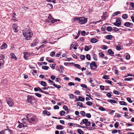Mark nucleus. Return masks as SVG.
Returning <instances> with one entry per match:
<instances>
[{
	"label": "nucleus",
	"instance_id": "obj_1",
	"mask_svg": "<svg viewBox=\"0 0 134 134\" xmlns=\"http://www.w3.org/2000/svg\"><path fill=\"white\" fill-rule=\"evenodd\" d=\"M27 120L29 122L32 124H36L37 121V119L35 115L30 114H28L26 115Z\"/></svg>",
	"mask_w": 134,
	"mask_h": 134
},
{
	"label": "nucleus",
	"instance_id": "obj_2",
	"mask_svg": "<svg viewBox=\"0 0 134 134\" xmlns=\"http://www.w3.org/2000/svg\"><path fill=\"white\" fill-rule=\"evenodd\" d=\"M23 34L25 38V39L27 40H30V38L32 37L33 35L31 30L29 29L24 30L23 31Z\"/></svg>",
	"mask_w": 134,
	"mask_h": 134
},
{
	"label": "nucleus",
	"instance_id": "obj_3",
	"mask_svg": "<svg viewBox=\"0 0 134 134\" xmlns=\"http://www.w3.org/2000/svg\"><path fill=\"white\" fill-rule=\"evenodd\" d=\"M73 20L74 21H78V23L81 24H84L87 22V19L83 17H76L74 18Z\"/></svg>",
	"mask_w": 134,
	"mask_h": 134
},
{
	"label": "nucleus",
	"instance_id": "obj_4",
	"mask_svg": "<svg viewBox=\"0 0 134 134\" xmlns=\"http://www.w3.org/2000/svg\"><path fill=\"white\" fill-rule=\"evenodd\" d=\"M47 18H48L45 20L46 22L54 23L57 22V21H60V20L59 19H53L52 16L50 15V14H48Z\"/></svg>",
	"mask_w": 134,
	"mask_h": 134
},
{
	"label": "nucleus",
	"instance_id": "obj_5",
	"mask_svg": "<svg viewBox=\"0 0 134 134\" xmlns=\"http://www.w3.org/2000/svg\"><path fill=\"white\" fill-rule=\"evenodd\" d=\"M35 99L33 96L29 95L27 96V99L26 100L27 102L29 103L32 105L35 103Z\"/></svg>",
	"mask_w": 134,
	"mask_h": 134
},
{
	"label": "nucleus",
	"instance_id": "obj_6",
	"mask_svg": "<svg viewBox=\"0 0 134 134\" xmlns=\"http://www.w3.org/2000/svg\"><path fill=\"white\" fill-rule=\"evenodd\" d=\"M6 101L7 104L10 107H12L14 104L13 102L12 101V99L10 98H6Z\"/></svg>",
	"mask_w": 134,
	"mask_h": 134
},
{
	"label": "nucleus",
	"instance_id": "obj_7",
	"mask_svg": "<svg viewBox=\"0 0 134 134\" xmlns=\"http://www.w3.org/2000/svg\"><path fill=\"white\" fill-rule=\"evenodd\" d=\"M91 70H95L97 68V66L96 65L95 62H92L90 64Z\"/></svg>",
	"mask_w": 134,
	"mask_h": 134
},
{
	"label": "nucleus",
	"instance_id": "obj_8",
	"mask_svg": "<svg viewBox=\"0 0 134 134\" xmlns=\"http://www.w3.org/2000/svg\"><path fill=\"white\" fill-rule=\"evenodd\" d=\"M83 123L85 125L87 126H89L91 124L90 122L88 121V120L87 119H85L83 120Z\"/></svg>",
	"mask_w": 134,
	"mask_h": 134
},
{
	"label": "nucleus",
	"instance_id": "obj_9",
	"mask_svg": "<svg viewBox=\"0 0 134 134\" xmlns=\"http://www.w3.org/2000/svg\"><path fill=\"white\" fill-rule=\"evenodd\" d=\"M18 122L19 123V125L18 126L19 128H21L27 126L26 123H25V124H24L20 122L19 121H18Z\"/></svg>",
	"mask_w": 134,
	"mask_h": 134
},
{
	"label": "nucleus",
	"instance_id": "obj_10",
	"mask_svg": "<svg viewBox=\"0 0 134 134\" xmlns=\"http://www.w3.org/2000/svg\"><path fill=\"white\" fill-rule=\"evenodd\" d=\"M18 26L16 24H14L13 25V30L15 32H17L18 31Z\"/></svg>",
	"mask_w": 134,
	"mask_h": 134
},
{
	"label": "nucleus",
	"instance_id": "obj_11",
	"mask_svg": "<svg viewBox=\"0 0 134 134\" xmlns=\"http://www.w3.org/2000/svg\"><path fill=\"white\" fill-rule=\"evenodd\" d=\"M12 131L9 128L4 130V134H12Z\"/></svg>",
	"mask_w": 134,
	"mask_h": 134
},
{
	"label": "nucleus",
	"instance_id": "obj_12",
	"mask_svg": "<svg viewBox=\"0 0 134 134\" xmlns=\"http://www.w3.org/2000/svg\"><path fill=\"white\" fill-rule=\"evenodd\" d=\"M114 24L115 26H119L121 24V21L119 19H116L115 22L114 23Z\"/></svg>",
	"mask_w": 134,
	"mask_h": 134
},
{
	"label": "nucleus",
	"instance_id": "obj_13",
	"mask_svg": "<svg viewBox=\"0 0 134 134\" xmlns=\"http://www.w3.org/2000/svg\"><path fill=\"white\" fill-rule=\"evenodd\" d=\"M34 90L35 91H39L40 92L42 93H44L45 92L44 91L42 90L39 87H35L34 88Z\"/></svg>",
	"mask_w": 134,
	"mask_h": 134
},
{
	"label": "nucleus",
	"instance_id": "obj_14",
	"mask_svg": "<svg viewBox=\"0 0 134 134\" xmlns=\"http://www.w3.org/2000/svg\"><path fill=\"white\" fill-rule=\"evenodd\" d=\"M43 114L44 115H46L48 116L51 115V113L47 110H45L43 111Z\"/></svg>",
	"mask_w": 134,
	"mask_h": 134
},
{
	"label": "nucleus",
	"instance_id": "obj_15",
	"mask_svg": "<svg viewBox=\"0 0 134 134\" xmlns=\"http://www.w3.org/2000/svg\"><path fill=\"white\" fill-rule=\"evenodd\" d=\"M7 47V45L5 43H3L1 47V49H6Z\"/></svg>",
	"mask_w": 134,
	"mask_h": 134
},
{
	"label": "nucleus",
	"instance_id": "obj_16",
	"mask_svg": "<svg viewBox=\"0 0 134 134\" xmlns=\"http://www.w3.org/2000/svg\"><path fill=\"white\" fill-rule=\"evenodd\" d=\"M24 54V58L25 59L27 60L28 59V56L29 55L28 54V53L27 52H24L23 53Z\"/></svg>",
	"mask_w": 134,
	"mask_h": 134
},
{
	"label": "nucleus",
	"instance_id": "obj_17",
	"mask_svg": "<svg viewBox=\"0 0 134 134\" xmlns=\"http://www.w3.org/2000/svg\"><path fill=\"white\" fill-rule=\"evenodd\" d=\"M10 55L11 56L12 58L16 60L17 59V58L14 53H11L10 54Z\"/></svg>",
	"mask_w": 134,
	"mask_h": 134
},
{
	"label": "nucleus",
	"instance_id": "obj_18",
	"mask_svg": "<svg viewBox=\"0 0 134 134\" xmlns=\"http://www.w3.org/2000/svg\"><path fill=\"white\" fill-rule=\"evenodd\" d=\"M97 40L95 38H92L90 40L91 42L93 43H95L97 42Z\"/></svg>",
	"mask_w": 134,
	"mask_h": 134
},
{
	"label": "nucleus",
	"instance_id": "obj_19",
	"mask_svg": "<svg viewBox=\"0 0 134 134\" xmlns=\"http://www.w3.org/2000/svg\"><path fill=\"white\" fill-rule=\"evenodd\" d=\"M108 53H109V54L111 56H113L112 55L114 54V52L110 49H109L108 50Z\"/></svg>",
	"mask_w": 134,
	"mask_h": 134
},
{
	"label": "nucleus",
	"instance_id": "obj_20",
	"mask_svg": "<svg viewBox=\"0 0 134 134\" xmlns=\"http://www.w3.org/2000/svg\"><path fill=\"white\" fill-rule=\"evenodd\" d=\"M131 24H132L129 22H126L124 24V25L125 26L129 27L131 25Z\"/></svg>",
	"mask_w": 134,
	"mask_h": 134
},
{
	"label": "nucleus",
	"instance_id": "obj_21",
	"mask_svg": "<svg viewBox=\"0 0 134 134\" xmlns=\"http://www.w3.org/2000/svg\"><path fill=\"white\" fill-rule=\"evenodd\" d=\"M56 128V129L58 130H62L63 129V126L60 125H57Z\"/></svg>",
	"mask_w": 134,
	"mask_h": 134
},
{
	"label": "nucleus",
	"instance_id": "obj_22",
	"mask_svg": "<svg viewBox=\"0 0 134 134\" xmlns=\"http://www.w3.org/2000/svg\"><path fill=\"white\" fill-rule=\"evenodd\" d=\"M107 101L111 103H115L116 102V100L113 99H108Z\"/></svg>",
	"mask_w": 134,
	"mask_h": 134
},
{
	"label": "nucleus",
	"instance_id": "obj_23",
	"mask_svg": "<svg viewBox=\"0 0 134 134\" xmlns=\"http://www.w3.org/2000/svg\"><path fill=\"white\" fill-rule=\"evenodd\" d=\"M74 126L76 127H82L83 128H85V126H82L77 124H74Z\"/></svg>",
	"mask_w": 134,
	"mask_h": 134
},
{
	"label": "nucleus",
	"instance_id": "obj_24",
	"mask_svg": "<svg viewBox=\"0 0 134 134\" xmlns=\"http://www.w3.org/2000/svg\"><path fill=\"white\" fill-rule=\"evenodd\" d=\"M39 42V40L38 39H35L33 41V42L35 44V45H36Z\"/></svg>",
	"mask_w": 134,
	"mask_h": 134
},
{
	"label": "nucleus",
	"instance_id": "obj_25",
	"mask_svg": "<svg viewBox=\"0 0 134 134\" xmlns=\"http://www.w3.org/2000/svg\"><path fill=\"white\" fill-rule=\"evenodd\" d=\"M119 104L121 105H126L127 103L123 101H121L119 102Z\"/></svg>",
	"mask_w": 134,
	"mask_h": 134
},
{
	"label": "nucleus",
	"instance_id": "obj_26",
	"mask_svg": "<svg viewBox=\"0 0 134 134\" xmlns=\"http://www.w3.org/2000/svg\"><path fill=\"white\" fill-rule=\"evenodd\" d=\"M125 55H126L125 57V59L127 60L129 59L130 58V55L127 53H126Z\"/></svg>",
	"mask_w": 134,
	"mask_h": 134
},
{
	"label": "nucleus",
	"instance_id": "obj_27",
	"mask_svg": "<svg viewBox=\"0 0 134 134\" xmlns=\"http://www.w3.org/2000/svg\"><path fill=\"white\" fill-rule=\"evenodd\" d=\"M60 68L61 70H59V72L60 73H62L63 72V71L64 70V68L63 66L61 65H60Z\"/></svg>",
	"mask_w": 134,
	"mask_h": 134
},
{
	"label": "nucleus",
	"instance_id": "obj_28",
	"mask_svg": "<svg viewBox=\"0 0 134 134\" xmlns=\"http://www.w3.org/2000/svg\"><path fill=\"white\" fill-rule=\"evenodd\" d=\"M122 18L124 19H126L128 17V15L127 14H123L122 16Z\"/></svg>",
	"mask_w": 134,
	"mask_h": 134
},
{
	"label": "nucleus",
	"instance_id": "obj_29",
	"mask_svg": "<svg viewBox=\"0 0 134 134\" xmlns=\"http://www.w3.org/2000/svg\"><path fill=\"white\" fill-rule=\"evenodd\" d=\"M124 114L125 115H124V116L126 118H127V116L131 115L128 112H125Z\"/></svg>",
	"mask_w": 134,
	"mask_h": 134
},
{
	"label": "nucleus",
	"instance_id": "obj_30",
	"mask_svg": "<svg viewBox=\"0 0 134 134\" xmlns=\"http://www.w3.org/2000/svg\"><path fill=\"white\" fill-rule=\"evenodd\" d=\"M74 64L73 63H66L65 62L64 63V65L66 66H70L71 64Z\"/></svg>",
	"mask_w": 134,
	"mask_h": 134
},
{
	"label": "nucleus",
	"instance_id": "obj_31",
	"mask_svg": "<svg viewBox=\"0 0 134 134\" xmlns=\"http://www.w3.org/2000/svg\"><path fill=\"white\" fill-rule=\"evenodd\" d=\"M47 64V63L45 62H43L41 63H39L38 62V64L40 66H41L42 65H46Z\"/></svg>",
	"mask_w": 134,
	"mask_h": 134
},
{
	"label": "nucleus",
	"instance_id": "obj_32",
	"mask_svg": "<svg viewBox=\"0 0 134 134\" xmlns=\"http://www.w3.org/2000/svg\"><path fill=\"white\" fill-rule=\"evenodd\" d=\"M5 58V56L4 55L1 54L0 55V60L3 61Z\"/></svg>",
	"mask_w": 134,
	"mask_h": 134
},
{
	"label": "nucleus",
	"instance_id": "obj_33",
	"mask_svg": "<svg viewBox=\"0 0 134 134\" xmlns=\"http://www.w3.org/2000/svg\"><path fill=\"white\" fill-rule=\"evenodd\" d=\"M28 9V8L27 7H26L25 6H23L21 8V10L23 11H26Z\"/></svg>",
	"mask_w": 134,
	"mask_h": 134
},
{
	"label": "nucleus",
	"instance_id": "obj_34",
	"mask_svg": "<svg viewBox=\"0 0 134 134\" xmlns=\"http://www.w3.org/2000/svg\"><path fill=\"white\" fill-rule=\"evenodd\" d=\"M77 106H80L81 107H83V104L82 103L80 102H77Z\"/></svg>",
	"mask_w": 134,
	"mask_h": 134
},
{
	"label": "nucleus",
	"instance_id": "obj_35",
	"mask_svg": "<svg viewBox=\"0 0 134 134\" xmlns=\"http://www.w3.org/2000/svg\"><path fill=\"white\" fill-rule=\"evenodd\" d=\"M77 131L79 134H83L84 132L81 129H79L77 130Z\"/></svg>",
	"mask_w": 134,
	"mask_h": 134
},
{
	"label": "nucleus",
	"instance_id": "obj_36",
	"mask_svg": "<svg viewBox=\"0 0 134 134\" xmlns=\"http://www.w3.org/2000/svg\"><path fill=\"white\" fill-rule=\"evenodd\" d=\"M16 14L15 13H13L12 14V20L14 21H16V19H15V16Z\"/></svg>",
	"mask_w": 134,
	"mask_h": 134
},
{
	"label": "nucleus",
	"instance_id": "obj_37",
	"mask_svg": "<svg viewBox=\"0 0 134 134\" xmlns=\"http://www.w3.org/2000/svg\"><path fill=\"white\" fill-rule=\"evenodd\" d=\"M47 6L50 9H52L53 8V5L51 3H47Z\"/></svg>",
	"mask_w": 134,
	"mask_h": 134
},
{
	"label": "nucleus",
	"instance_id": "obj_38",
	"mask_svg": "<svg viewBox=\"0 0 134 134\" xmlns=\"http://www.w3.org/2000/svg\"><path fill=\"white\" fill-rule=\"evenodd\" d=\"M41 84L42 86H46L47 83H46L44 81H41Z\"/></svg>",
	"mask_w": 134,
	"mask_h": 134
},
{
	"label": "nucleus",
	"instance_id": "obj_39",
	"mask_svg": "<svg viewBox=\"0 0 134 134\" xmlns=\"http://www.w3.org/2000/svg\"><path fill=\"white\" fill-rule=\"evenodd\" d=\"M116 49L118 51H120L121 49V46L119 44L117 45L116 47Z\"/></svg>",
	"mask_w": 134,
	"mask_h": 134
},
{
	"label": "nucleus",
	"instance_id": "obj_40",
	"mask_svg": "<svg viewBox=\"0 0 134 134\" xmlns=\"http://www.w3.org/2000/svg\"><path fill=\"white\" fill-rule=\"evenodd\" d=\"M49 68V67L46 66H42V68L43 69L45 70H47Z\"/></svg>",
	"mask_w": 134,
	"mask_h": 134
},
{
	"label": "nucleus",
	"instance_id": "obj_41",
	"mask_svg": "<svg viewBox=\"0 0 134 134\" xmlns=\"http://www.w3.org/2000/svg\"><path fill=\"white\" fill-rule=\"evenodd\" d=\"M65 114V112L64 110H62L60 112L59 114L61 116L64 115Z\"/></svg>",
	"mask_w": 134,
	"mask_h": 134
},
{
	"label": "nucleus",
	"instance_id": "obj_42",
	"mask_svg": "<svg viewBox=\"0 0 134 134\" xmlns=\"http://www.w3.org/2000/svg\"><path fill=\"white\" fill-rule=\"evenodd\" d=\"M132 80V78L131 77H129L125 78L124 79L125 81H131Z\"/></svg>",
	"mask_w": 134,
	"mask_h": 134
},
{
	"label": "nucleus",
	"instance_id": "obj_43",
	"mask_svg": "<svg viewBox=\"0 0 134 134\" xmlns=\"http://www.w3.org/2000/svg\"><path fill=\"white\" fill-rule=\"evenodd\" d=\"M74 66L76 68H78L79 69H81V67L80 66V65H79V64H75L74 65Z\"/></svg>",
	"mask_w": 134,
	"mask_h": 134
},
{
	"label": "nucleus",
	"instance_id": "obj_44",
	"mask_svg": "<svg viewBox=\"0 0 134 134\" xmlns=\"http://www.w3.org/2000/svg\"><path fill=\"white\" fill-rule=\"evenodd\" d=\"M53 86H54L56 88H57L58 89H59L61 87V86L60 85H57L55 84V83H54L53 85Z\"/></svg>",
	"mask_w": 134,
	"mask_h": 134
},
{
	"label": "nucleus",
	"instance_id": "obj_45",
	"mask_svg": "<svg viewBox=\"0 0 134 134\" xmlns=\"http://www.w3.org/2000/svg\"><path fill=\"white\" fill-rule=\"evenodd\" d=\"M78 98H79V101L83 102L85 100V98H83L81 96H79Z\"/></svg>",
	"mask_w": 134,
	"mask_h": 134
},
{
	"label": "nucleus",
	"instance_id": "obj_46",
	"mask_svg": "<svg viewBox=\"0 0 134 134\" xmlns=\"http://www.w3.org/2000/svg\"><path fill=\"white\" fill-rule=\"evenodd\" d=\"M101 47H102V48L103 50H106L108 48L107 46L105 45H102Z\"/></svg>",
	"mask_w": 134,
	"mask_h": 134
},
{
	"label": "nucleus",
	"instance_id": "obj_47",
	"mask_svg": "<svg viewBox=\"0 0 134 134\" xmlns=\"http://www.w3.org/2000/svg\"><path fill=\"white\" fill-rule=\"evenodd\" d=\"M80 113L83 116H85L86 115V113L84 111H81Z\"/></svg>",
	"mask_w": 134,
	"mask_h": 134
},
{
	"label": "nucleus",
	"instance_id": "obj_48",
	"mask_svg": "<svg viewBox=\"0 0 134 134\" xmlns=\"http://www.w3.org/2000/svg\"><path fill=\"white\" fill-rule=\"evenodd\" d=\"M112 36L110 35H108L106 36V38L108 40H110L112 38Z\"/></svg>",
	"mask_w": 134,
	"mask_h": 134
},
{
	"label": "nucleus",
	"instance_id": "obj_49",
	"mask_svg": "<svg viewBox=\"0 0 134 134\" xmlns=\"http://www.w3.org/2000/svg\"><path fill=\"white\" fill-rule=\"evenodd\" d=\"M112 30V27L111 26H108L107 28V30L108 31H111Z\"/></svg>",
	"mask_w": 134,
	"mask_h": 134
},
{
	"label": "nucleus",
	"instance_id": "obj_50",
	"mask_svg": "<svg viewBox=\"0 0 134 134\" xmlns=\"http://www.w3.org/2000/svg\"><path fill=\"white\" fill-rule=\"evenodd\" d=\"M121 14L120 12V11H118L114 12V13L113 16H115V15H117L118 14Z\"/></svg>",
	"mask_w": 134,
	"mask_h": 134
},
{
	"label": "nucleus",
	"instance_id": "obj_51",
	"mask_svg": "<svg viewBox=\"0 0 134 134\" xmlns=\"http://www.w3.org/2000/svg\"><path fill=\"white\" fill-rule=\"evenodd\" d=\"M63 108V109L66 111H68L69 110L68 107L65 105H64Z\"/></svg>",
	"mask_w": 134,
	"mask_h": 134
},
{
	"label": "nucleus",
	"instance_id": "obj_52",
	"mask_svg": "<svg viewBox=\"0 0 134 134\" xmlns=\"http://www.w3.org/2000/svg\"><path fill=\"white\" fill-rule=\"evenodd\" d=\"M86 58L87 59L89 60H91L90 58V56L89 54H87L86 56Z\"/></svg>",
	"mask_w": 134,
	"mask_h": 134
},
{
	"label": "nucleus",
	"instance_id": "obj_53",
	"mask_svg": "<svg viewBox=\"0 0 134 134\" xmlns=\"http://www.w3.org/2000/svg\"><path fill=\"white\" fill-rule=\"evenodd\" d=\"M80 57L82 60H83L85 58V56L84 55H81L80 56Z\"/></svg>",
	"mask_w": 134,
	"mask_h": 134
},
{
	"label": "nucleus",
	"instance_id": "obj_54",
	"mask_svg": "<svg viewBox=\"0 0 134 134\" xmlns=\"http://www.w3.org/2000/svg\"><path fill=\"white\" fill-rule=\"evenodd\" d=\"M35 95L37 97L40 98L41 97V94L38 93H35Z\"/></svg>",
	"mask_w": 134,
	"mask_h": 134
},
{
	"label": "nucleus",
	"instance_id": "obj_55",
	"mask_svg": "<svg viewBox=\"0 0 134 134\" xmlns=\"http://www.w3.org/2000/svg\"><path fill=\"white\" fill-rule=\"evenodd\" d=\"M86 104L88 106H91L92 104V103L91 102L87 101L86 102Z\"/></svg>",
	"mask_w": 134,
	"mask_h": 134
},
{
	"label": "nucleus",
	"instance_id": "obj_56",
	"mask_svg": "<svg viewBox=\"0 0 134 134\" xmlns=\"http://www.w3.org/2000/svg\"><path fill=\"white\" fill-rule=\"evenodd\" d=\"M99 109L102 111H105V109L102 107H100L99 108Z\"/></svg>",
	"mask_w": 134,
	"mask_h": 134
},
{
	"label": "nucleus",
	"instance_id": "obj_57",
	"mask_svg": "<svg viewBox=\"0 0 134 134\" xmlns=\"http://www.w3.org/2000/svg\"><path fill=\"white\" fill-rule=\"evenodd\" d=\"M105 81L106 82L110 84L112 86H113V85L112 84L111 81L110 80H105Z\"/></svg>",
	"mask_w": 134,
	"mask_h": 134
},
{
	"label": "nucleus",
	"instance_id": "obj_58",
	"mask_svg": "<svg viewBox=\"0 0 134 134\" xmlns=\"http://www.w3.org/2000/svg\"><path fill=\"white\" fill-rule=\"evenodd\" d=\"M99 54L102 58H103L104 56V55L102 52L99 53Z\"/></svg>",
	"mask_w": 134,
	"mask_h": 134
},
{
	"label": "nucleus",
	"instance_id": "obj_59",
	"mask_svg": "<svg viewBox=\"0 0 134 134\" xmlns=\"http://www.w3.org/2000/svg\"><path fill=\"white\" fill-rule=\"evenodd\" d=\"M118 124L119 122H118L117 121L116 122L114 125L115 127L116 128H118L119 126Z\"/></svg>",
	"mask_w": 134,
	"mask_h": 134
},
{
	"label": "nucleus",
	"instance_id": "obj_60",
	"mask_svg": "<svg viewBox=\"0 0 134 134\" xmlns=\"http://www.w3.org/2000/svg\"><path fill=\"white\" fill-rule=\"evenodd\" d=\"M68 85L69 86H74V83L72 82H69L68 83Z\"/></svg>",
	"mask_w": 134,
	"mask_h": 134
},
{
	"label": "nucleus",
	"instance_id": "obj_61",
	"mask_svg": "<svg viewBox=\"0 0 134 134\" xmlns=\"http://www.w3.org/2000/svg\"><path fill=\"white\" fill-rule=\"evenodd\" d=\"M55 52L53 51L51 52L50 54L51 56L52 57H53L55 55Z\"/></svg>",
	"mask_w": 134,
	"mask_h": 134
},
{
	"label": "nucleus",
	"instance_id": "obj_62",
	"mask_svg": "<svg viewBox=\"0 0 134 134\" xmlns=\"http://www.w3.org/2000/svg\"><path fill=\"white\" fill-rule=\"evenodd\" d=\"M112 30L113 31L114 30L115 31H117L119 30V29L116 27H113Z\"/></svg>",
	"mask_w": 134,
	"mask_h": 134
},
{
	"label": "nucleus",
	"instance_id": "obj_63",
	"mask_svg": "<svg viewBox=\"0 0 134 134\" xmlns=\"http://www.w3.org/2000/svg\"><path fill=\"white\" fill-rule=\"evenodd\" d=\"M86 115L87 117L89 118H90L91 117V114L90 113H87Z\"/></svg>",
	"mask_w": 134,
	"mask_h": 134
},
{
	"label": "nucleus",
	"instance_id": "obj_64",
	"mask_svg": "<svg viewBox=\"0 0 134 134\" xmlns=\"http://www.w3.org/2000/svg\"><path fill=\"white\" fill-rule=\"evenodd\" d=\"M103 78L104 79H109V76L107 75H105L103 76Z\"/></svg>",
	"mask_w": 134,
	"mask_h": 134
}]
</instances>
